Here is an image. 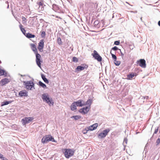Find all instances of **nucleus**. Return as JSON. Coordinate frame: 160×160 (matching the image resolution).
Segmentation results:
<instances>
[{
    "instance_id": "1",
    "label": "nucleus",
    "mask_w": 160,
    "mask_h": 160,
    "mask_svg": "<svg viewBox=\"0 0 160 160\" xmlns=\"http://www.w3.org/2000/svg\"><path fill=\"white\" fill-rule=\"evenodd\" d=\"M65 157L67 158H69L72 156L74 153V150L71 149H63L62 150Z\"/></svg>"
},
{
    "instance_id": "2",
    "label": "nucleus",
    "mask_w": 160,
    "mask_h": 160,
    "mask_svg": "<svg viewBox=\"0 0 160 160\" xmlns=\"http://www.w3.org/2000/svg\"><path fill=\"white\" fill-rule=\"evenodd\" d=\"M42 98L44 101H45L47 103H48L50 105L51 104L53 105V102L52 98H50L48 95L46 94H42Z\"/></svg>"
},
{
    "instance_id": "3",
    "label": "nucleus",
    "mask_w": 160,
    "mask_h": 160,
    "mask_svg": "<svg viewBox=\"0 0 160 160\" xmlns=\"http://www.w3.org/2000/svg\"><path fill=\"white\" fill-rule=\"evenodd\" d=\"M49 141H55L54 138L50 135H46L42 139V142L43 143Z\"/></svg>"
},
{
    "instance_id": "4",
    "label": "nucleus",
    "mask_w": 160,
    "mask_h": 160,
    "mask_svg": "<svg viewBox=\"0 0 160 160\" xmlns=\"http://www.w3.org/2000/svg\"><path fill=\"white\" fill-rule=\"evenodd\" d=\"M88 67V65L86 64H82L81 66H78L75 69V72H79L81 71L87 69Z\"/></svg>"
},
{
    "instance_id": "5",
    "label": "nucleus",
    "mask_w": 160,
    "mask_h": 160,
    "mask_svg": "<svg viewBox=\"0 0 160 160\" xmlns=\"http://www.w3.org/2000/svg\"><path fill=\"white\" fill-rule=\"evenodd\" d=\"M92 55L98 62H101L102 61V58L98 53V52L95 50H94L93 53L92 54Z\"/></svg>"
},
{
    "instance_id": "6",
    "label": "nucleus",
    "mask_w": 160,
    "mask_h": 160,
    "mask_svg": "<svg viewBox=\"0 0 160 160\" xmlns=\"http://www.w3.org/2000/svg\"><path fill=\"white\" fill-rule=\"evenodd\" d=\"M36 55V62L38 66L40 67L41 68V62H42V61L41 60L40 58H41V55L40 54L38 53V52L37 53H35Z\"/></svg>"
},
{
    "instance_id": "7",
    "label": "nucleus",
    "mask_w": 160,
    "mask_h": 160,
    "mask_svg": "<svg viewBox=\"0 0 160 160\" xmlns=\"http://www.w3.org/2000/svg\"><path fill=\"white\" fill-rule=\"evenodd\" d=\"M110 131V130L109 128L103 130L102 132L98 135V137L100 138H104L108 134Z\"/></svg>"
},
{
    "instance_id": "8",
    "label": "nucleus",
    "mask_w": 160,
    "mask_h": 160,
    "mask_svg": "<svg viewBox=\"0 0 160 160\" xmlns=\"http://www.w3.org/2000/svg\"><path fill=\"white\" fill-rule=\"evenodd\" d=\"M11 81L10 78H4L1 80L0 81V85L1 86H3L9 83Z\"/></svg>"
},
{
    "instance_id": "9",
    "label": "nucleus",
    "mask_w": 160,
    "mask_h": 160,
    "mask_svg": "<svg viewBox=\"0 0 160 160\" xmlns=\"http://www.w3.org/2000/svg\"><path fill=\"white\" fill-rule=\"evenodd\" d=\"M33 119L32 117H26L22 119V124L23 125H26L32 121Z\"/></svg>"
},
{
    "instance_id": "10",
    "label": "nucleus",
    "mask_w": 160,
    "mask_h": 160,
    "mask_svg": "<svg viewBox=\"0 0 160 160\" xmlns=\"http://www.w3.org/2000/svg\"><path fill=\"white\" fill-rule=\"evenodd\" d=\"M44 42L43 39H41L40 40L38 45V48L39 51L42 52L43 51V49L44 47Z\"/></svg>"
},
{
    "instance_id": "11",
    "label": "nucleus",
    "mask_w": 160,
    "mask_h": 160,
    "mask_svg": "<svg viewBox=\"0 0 160 160\" xmlns=\"http://www.w3.org/2000/svg\"><path fill=\"white\" fill-rule=\"evenodd\" d=\"M139 65L142 68H145L146 67V63L145 60L144 59H140L137 61Z\"/></svg>"
},
{
    "instance_id": "12",
    "label": "nucleus",
    "mask_w": 160,
    "mask_h": 160,
    "mask_svg": "<svg viewBox=\"0 0 160 160\" xmlns=\"http://www.w3.org/2000/svg\"><path fill=\"white\" fill-rule=\"evenodd\" d=\"M26 88L28 89L31 90L34 87V84L32 82H27L25 84Z\"/></svg>"
},
{
    "instance_id": "13",
    "label": "nucleus",
    "mask_w": 160,
    "mask_h": 160,
    "mask_svg": "<svg viewBox=\"0 0 160 160\" xmlns=\"http://www.w3.org/2000/svg\"><path fill=\"white\" fill-rule=\"evenodd\" d=\"M89 108L88 107H87L85 108L80 109L79 111L82 114H85L87 113L89 111Z\"/></svg>"
},
{
    "instance_id": "14",
    "label": "nucleus",
    "mask_w": 160,
    "mask_h": 160,
    "mask_svg": "<svg viewBox=\"0 0 160 160\" xmlns=\"http://www.w3.org/2000/svg\"><path fill=\"white\" fill-rule=\"evenodd\" d=\"M74 102L77 107H82L85 105V103H82V101L81 100H79L76 102Z\"/></svg>"
},
{
    "instance_id": "15",
    "label": "nucleus",
    "mask_w": 160,
    "mask_h": 160,
    "mask_svg": "<svg viewBox=\"0 0 160 160\" xmlns=\"http://www.w3.org/2000/svg\"><path fill=\"white\" fill-rule=\"evenodd\" d=\"M98 126V123H96L87 128L88 130H93L96 129Z\"/></svg>"
},
{
    "instance_id": "16",
    "label": "nucleus",
    "mask_w": 160,
    "mask_h": 160,
    "mask_svg": "<svg viewBox=\"0 0 160 160\" xmlns=\"http://www.w3.org/2000/svg\"><path fill=\"white\" fill-rule=\"evenodd\" d=\"M30 46L32 50L34 52V53H37L38 52L37 50L36 45L33 43L30 44Z\"/></svg>"
},
{
    "instance_id": "17",
    "label": "nucleus",
    "mask_w": 160,
    "mask_h": 160,
    "mask_svg": "<svg viewBox=\"0 0 160 160\" xmlns=\"http://www.w3.org/2000/svg\"><path fill=\"white\" fill-rule=\"evenodd\" d=\"M19 95L20 97L27 96V92L25 90H22L19 92Z\"/></svg>"
},
{
    "instance_id": "18",
    "label": "nucleus",
    "mask_w": 160,
    "mask_h": 160,
    "mask_svg": "<svg viewBox=\"0 0 160 160\" xmlns=\"http://www.w3.org/2000/svg\"><path fill=\"white\" fill-rule=\"evenodd\" d=\"M135 76H136V74L135 73H131L130 74L127 75V79H128L131 80Z\"/></svg>"
},
{
    "instance_id": "19",
    "label": "nucleus",
    "mask_w": 160,
    "mask_h": 160,
    "mask_svg": "<svg viewBox=\"0 0 160 160\" xmlns=\"http://www.w3.org/2000/svg\"><path fill=\"white\" fill-rule=\"evenodd\" d=\"M43 2L42 1L39 2H37V4L39 6L38 9H40V6H41V8L40 9V10H43L44 9V7L43 6Z\"/></svg>"
},
{
    "instance_id": "20",
    "label": "nucleus",
    "mask_w": 160,
    "mask_h": 160,
    "mask_svg": "<svg viewBox=\"0 0 160 160\" xmlns=\"http://www.w3.org/2000/svg\"><path fill=\"white\" fill-rule=\"evenodd\" d=\"M70 108L72 111H74L77 109L76 105L74 102L71 104Z\"/></svg>"
},
{
    "instance_id": "21",
    "label": "nucleus",
    "mask_w": 160,
    "mask_h": 160,
    "mask_svg": "<svg viewBox=\"0 0 160 160\" xmlns=\"http://www.w3.org/2000/svg\"><path fill=\"white\" fill-rule=\"evenodd\" d=\"M7 73L3 69H1L0 68V76H7Z\"/></svg>"
},
{
    "instance_id": "22",
    "label": "nucleus",
    "mask_w": 160,
    "mask_h": 160,
    "mask_svg": "<svg viewBox=\"0 0 160 160\" xmlns=\"http://www.w3.org/2000/svg\"><path fill=\"white\" fill-rule=\"evenodd\" d=\"M25 36L28 38H34L35 37V35L30 33H26Z\"/></svg>"
},
{
    "instance_id": "23",
    "label": "nucleus",
    "mask_w": 160,
    "mask_h": 160,
    "mask_svg": "<svg viewBox=\"0 0 160 160\" xmlns=\"http://www.w3.org/2000/svg\"><path fill=\"white\" fill-rule=\"evenodd\" d=\"M19 26L21 30L22 33L25 35L26 34V30H25V29L22 28L23 26L21 24H20Z\"/></svg>"
},
{
    "instance_id": "24",
    "label": "nucleus",
    "mask_w": 160,
    "mask_h": 160,
    "mask_svg": "<svg viewBox=\"0 0 160 160\" xmlns=\"http://www.w3.org/2000/svg\"><path fill=\"white\" fill-rule=\"evenodd\" d=\"M12 102L11 101H4L2 102L1 106H3L4 105H7Z\"/></svg>"
},
{
    "instance_id": "25",
    "label": "nucleus",
    "mask_w": 160,
    "mask_h": 160,
    "mask_svg": "<svg viewBox=\"0 0 160 160\" xmlns=\"http://www.w3.org/2000/svg\"><path fill=\"white\" fill-rule=\"evenodd\" d=\"M41 77L42 78L45 83H49V81L46 78L45 76L44 75L42 74L41 75Z\"/></svg>"
},
{
    "instance_id": "26",
    "label": "nucleus",
    "mask_w": 160,
    "mask_h": 160,
    "mask_svg": "<svg viewBox=\"0 0 160 160\" xmlns=\"http://www.w3.org/2000/svg\"><path fill=\"white\" fill-rule=\"evenodd\" d=\"M81 118V117L79 115L73 116L71 117V118H74L75 120H77Z\"/></svg>"
},
{
    "instance_id": "27",
    "label": "nucleus",
    "mask_w": 160,
    "mask_h": 160,
    "mask_svg": "<svg viewBox=\"0 0 160 160\" xmlns=\"http://www.w3.org/2000/svg\"><path fill=\"white\" fill-rule=\"evenodd\" d=\"M39 85L41 87H42L44 88H46V86L41 81H39L38 82Z\"/></svg>"
},
{
    "instance_id": "28",
    "label": "nucleus",
    "mask_w": 160,
    "mask_h": 160,
    "mask_svg": "<svg viewBox=\"0 0 160 160\" xmlns=\"http://www.w3.org/2000/svg\"><path fill=\"white\" fill-rule=\"evenodd\" d=\"M92 102V101L91 99H89L85 103V105H90L91 104Z\"/></svg>"
},
{
    "instance_id": "29",
    "label": "nucleus",
    "mask_w": 160,
    "mask_h": 160,
    "mask_svg": "<svg viewBox=\"0 0 160 160\" xmlns=\"http://www.w3.org/2000/svg\"><path fill=\"white\" fill-rule=\"evenodd\" d=\"M46 35V33L44 31L41 32V35L42 38H44Z\"/></svg>"
},
{
    "instance_id": "30",
    "label": "nucleus",
    "mask_w": 160,
    "mask_h": 160,
    "mask_svg": "<svg viewBox=\"0 0 160 160\" xmlns=\"http://www.w3.org/2000/svg\"><path fill=\"white\" fill-rule=\"evenodd\" d=\"M72 61L73 62H77L78 61V59L76 57H73Z\"/></svg>"
},
{
    "instance_id": "31",
    "label": "nucleus",
    "mask_w": 160,
    "mask_h": 160,
    "mask_svg": "<svg viewBox=\"0 0 160 160\" xmlns=\"http://www.w3.org/2000/svg\"><path fill=\"white\" fill-rule=\"evenodd\" d=\"M58 43L59 45L62 44V42L61 41V39L60 38H58L57 40Z\"/></svg>"
},
{
    "instance_id": "32",
    "label": "nucleus",
    "mask_w": 160,
    "mask_h": 160,
    "mask_svg": "<svg viewBox=\"0 0 160 160\" xmlns=\"http://www.w3.org/2000/svg\"><path fill=\"white\" fill-rule=\"evenodd\" d=\"M110 53L111 54L112 58L114 59V61H115L116 60H117V57H116V56L115 55H114V54H112L111 53V52H110Z\"/></svg>"
},
{
    "instance_id": "33",
    "label": "nucleus",
    "mask_w": 160,
    "mask_h": 160,
    "mask_svg": "<svg viewBox=\"0 0 160 160\" xmlns=\"http://www.w3.org/2000/svg\"><path fill=\"white\" fill-rule=\"evenodd\" d=\"M120 62L119 61H117L116 60L115 61H114L115 64L117 66H118L120 64Z\"/></svg>"
},
{
    "instance_id": "34",
    "label": "nucleus",
    "mask_w": 160,
    "mask_h": 160,
    "mask_svg": "<svg viewBox=\"0 0 160 160\" xmlns=\"http://www.w3.org/2000/svg\"><path fill=\"white\" fill-rule=\"evenodd\" d=\"M158 127L156 128H155V129L154 132V134L157 133L158 132Z\"/></svg>"
},
{
    "instance_id": "35",
    "label": "nucleus",
    "mask_w": 160,
    "mask_h": 160,
    "mask_svg": "<svg viewBox=\"0 0 160 160\" xmlns=\"http://www.w3.org/2000/svg\"><path fill=\"white\" fill-rule=\"evenodd\" d=\"M112 49L113 50L117 51L118 49V48L117 47L115 46L114 47L112 48Z\"/></svg>"
},
{
    "instance_id": "36",
    "label": "nucleus",
    "mask_w": 160,
    "mask_h": 160,
    "mask_svg": "<svg viewBox=\"0 0 160 160\" xmlns=\"http://www.w3.org/2000/svg\"><path fill=\"white\" fill-rule=\"evenodd\" d=\"M120 44V42L118 41H116L114 42V44L116 45H118Z\"/></svg>"
},
{
    "instance_id": "37",
    "label": "nucleus",
    "mask_w": 160,
    "mask_h": 160,
    "mask_svg": "<svg viewBox=\"0 0 160 160\" xmlns=\"http://www.w3.org/2000/svg\"><path fill=\"white\" fill-rule=\"evenodd\" d=\"M22 21L23 22H26V19L25 17H22Z\"/></svg>"
},
{
    "instance_id": "38",
    "label": "nucleus",
    "mask_w": 160,
    "mask_h": 160,
    "mask_svg": "<svg viewBox=\"0 0 160 160\" xmlns=\"http://www.w3.org/2000/svg\"><path fill=\"white\" fill-rule=\"evenodd\" d=\"M56 17L57 18H59L61 19H62V18H60V17H59V16H56Z\"/></svg>"
},
{
    "instance_id": "39",
    "label": "nucleus",
    "mask_w": 160,
    "mask_h": 160,
    "mask_svg": "<svg viewBox=\"0 0 160 160\" xmlns=\"http://www.w3.org/2000/svg\"><path fill=\"white\" fill-rule=\"evenodd\" d=\"M158 24L159 26H160V21H158Z\"/></svg>"
},
{
    "instance_id": "40",
    "label": "nucleus",
    "mask_w": 160,
    "mask_h": 160,
    "mask_svg": "<svg viewBox=\"0 0 160 160\" xmlns=\"http://www.w3.org/2000/svg\"><path fill=\"white\" fill-rule=\"evenodd\" d=\"M2 159L3 160H7V158H4L3 157V158H2Z\"/></svg>"
},
{
    "instance_id": "41",
    "label": "nucleus",
    "mask_w": 160,
    "mask_h": 160,
    "mask_svg": "<svg viewBox=\"0 0 160 160\" xmlns=\"http://www.w3.org/2000/svg\"><path fill=\"white\" fill-rule=\"evenodd\" d=\"M121 55L122 56V55H123L124 54L121 53Z\"/></svg>"
},
{
    "instance_id": "42",
    "label": "nucleus",
    "mask_w": 160,
    "mask_h": 160,
    "mask_svg": "<svg viewBox=\"0 0 160 160\" xmlns=\"http://www.w3.org/2000/svg\"><path fill=\"white\" fill-rule=\"evenodd\" d=\"M41 6H40V9H41ZM39 10H40V9Z\"/></svg>"
},
{
    "instance_id": "43",
    "label": "nucleus",
    "mask_w": 160,
    "mask_h": 160,
    "mask_svg": "<svg viewBox=\"0 0 160 160\" xmlns=\"http://www.w3.org/2000/svg\"><path fill=\"white\" fill-rule=\"evenodd\" d=\"M158 140L159 141V139L158 138Z\"/></svg>"
}]
</instances>
